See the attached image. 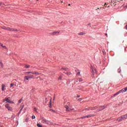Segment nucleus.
I'll return each instance as SVG.
<instances>
[{
  "label": "nucleus",
  "instance_id": "50",
  "mask_svg": "<svg viewBox=\"0 0 127 127\" xmlns=\"http://www.w3.org/2000/svg\"><path fill=\"white\" fill-rule=\"evenodd\" d=\"M68 5L70 6V5H71V4H68Z\"/></svg>",
  "mask_w": 127,
  "mask_h": 127
},
{
  "label": "nucleus",
  "instance_id": "31",
  "mask_svg": "<svg viewBox=\"0 0 127 127\" xmlns=\"http://www.w3.org/2000/svg\"><path fill=\"white\" fill-rule=\"evenodd\" d=\"M97 108H98V107H93V108L91 109V110H96V109H97Z\"/></svg>",
  "mask_w": 127,
  "mask_h": 127
},
{
  "label": "nucleus",
  "instance_id": "21",
  "mask_svg": "<svg viewBox=\"0 0 127 127\" xmlns=\"http://www.w3.org/2000/svg\"><path fill=\"white\" fill-rule=\"evenodd\" d=\"M62 69L64 70V71H67L68 70V68L62 67Z\"/></svg>",
  "mask_w": 127,
  "mask_h": 127
},
{
  "label": "nucleus",
  "instance_id": "25",
  "mask_svg": "<svg viewBox=\"0 0 127 127\" xmlns=\"http://www.w3.org/2000/svg\"><path fill=\"white\" fill-rule=\"evenodd\" d=\"M51 102H52V99H50V105L49 107H50V108H52V106H51Z\"/></svg>",
  "mask_w": 127,
  "mask_h": 127
},
{
  "label": "nucleus",
  "instance_id": "22",
  "mask_svg": "<svg viewBox=\"0 0 127 127\" xmlns=\"http://www.w3.org/2000/svg\"><path fill=\"white\" fill-rule=\"evenodd\" d=\"M15 86V84L14 83H11L10 84V88H12V87H13V86Z\"/></svg>",
  "mask_w": 127,
  "mask_h": 127
},
{
  "label": "nucleus",
  "instance_id": "41",
  "mask_svg": "<svg viewBox=\"0 0 127 127\" xmlns=\"http://www.w3.org/2000/svg\"><path fill=\"white\" fill-rule=\"evenodd\" d=\"M77 98H80V95H77Z\"/></svg>",
  "mask_w": 127,
  "mask_h": 127
},
{
  "label": "nucleus",
  "instance_id": "45",
  "mask_svg": "<svg viewBox=\"0 0 127 127\" xmlns=\"http://www.w3.org/2000/svg\"><path fill=\"white\" fill-rule=\"evenodd\" d=\"M100 10H99V11H98V10H97L98 13H100Z\"/></svg>",
  "mask_w": 127,
  "mask_h": 127
},
{
  "label": "nucleus",
  "instance_id": "7",
  "mask_svg": "<svg viewBox=\"0 0 127 127\" xmlns=\"http://www.w3.org/2000/svg\"><path fill=\"white\" fill-rule=\"evenodd\" d=\"M5 108L8 110V111H11L12 109L11 107L9 106V105L8 104H6L5 105Z\"/></svg>",
  "mask_w": 127,
  "mask_h": 127
},
{
  "label": "nucleus",
  "instance_id": "16",
  "mask_svg": "<svg viewBox=\"0 0 127 127\" xmlns=\"http://www.w3.org/2000/svg\"><path fill=\"white\" fill-rule=\"evenodd\" d=\"M23 107H24V105H23L20 106V108H21V109L20 110L19 114H20V112H21L22 111V109H23Z\"/></svg>",
  "mask_w": 127,
  "mask_h": 127
},
{
  "label": "nucleus",
  "instance_id": "51",
  "mask_svg": "<svg viewBox=\"0 0 127 127\" xmlns=\"http://www.w3.org/2000/svg\"><path fill=\"white\" fill-rule=\"evenodd\" d=\"M105 35H108V34H105Z\"/></svg>",
  "mask_w": 127,
  "mask_h": 127
},
{
  "label": "nucleus",
  "instance_id": "18",
  "mask_svg": "<svg viewBox=\"0 0 127 127\" xmlns=\"http://www.w3.org/2000/svg\"><path fill=\"white\" fill-rule=\"evenodd\" d=\"M5 87V85L4 84H3L2 85L1 90L2 91H4V87Z\"/></svg>",
  "mask_w": 127,
  "mask_h": 127
},
{
  "label": "nucleus",
  "instance_id": "35",
  "mask_svg": "<svg viewBox=\"0 0 127 127\" xmlns=\"http://www.w3.org/2000/svg\"><path fill=\"white\" fill-rule=\"evenodd\" d=\"M125 119H127V114L124 115Z\"/></svg>",
  "mask_w": 127,
  "mask_h": 127
},
{
  "label": "nucleus",
  "instance_id": "49",
  "mask_svg": "<svg viewBox=\"0 0 127 127\" xmlns=\"http://www.w3.org/2000/svg\"><path fill=\"white\" fill-rule=\"evenodd\" d=\"M69 104H70V103L68 102V103H67V105H69Z\"/></svg>",
  "mask_w": 127,
  "mask_h": 127
},
{
  "label": "nucleus",
  "instance_id": "15",
  "mask_svg": "<svg viewBox=\"0 0 127 127\" xmlns=\"http://www.w3.org/2000/svg\"><path fill=\"white\" fill-rule=\"evenodd\" d=\"M24 79L25 80V81L26 80L27 81H28V80H29V77L27 76H25L24 77Z\"/></svg>",
  "mask_w": 127,
  "mask_h": 127
},
{
  "label": "nucleus",
  "instance_id": "5",
  "mask_svg": "<svg viewBox=\"0 0 127 127\" xmlns=\"http://www.w3.org/2000/svg\"><path fill=\"white\" fill-rule=\"evenodd\" d=\"M64 107L66 109V111H67L68 112H70V111H74V108H73L72 109H69V106H68L67 105H65Z\"/></svg>",
  "mask_w": 127,
  "mask_h": 127
},
{
  "label": "nucleus",
  "instance_id": "46",
  "mask_svg": "<svg viewBox=\"0 0 127 127\" xmlns=\"http://www.w3.org/2000/svg\"><path fill=\"white\" fill-rule=\"evenodd\" d=\"M2 4V3L1 2H0V4Z\"/></svg>",
  "mask_w": 127,
  "mask_h": 127
},
{
  "label": "nucleus",
  "instance_id": "47",
  "mask_svg": "<svg viewBox=\"0 0 127 127\" xmlns=\"http://www.w3.org/2000/svg\"><path fill=\"white\" fill-rule=\"evenodd\" d=\"M107 7H108V8L110 7V5H108V6H107Z\"/></svg>",
  "mask_w": 127,
  "mask_h": 127
},
{
  "label": "nucleus",
  "instance_id": "26",
  "mask_svg": "<svg viewBox=\"0 0 127 127\" xmlns=\"http://www.w3.org/2000/svg\"><path fill=\"white\" fill-rule=\"evenodd\" d=\"M0 66L1 67V68H3V64H2V63L0 62Z\"/></svg>",
  "mask_w": 127,
  "mask_h": 127
},
{
  "label": "nucleus",
  "instance_id": "20",
  "mask_svg": "<svg viewBox=\"0 0 127 127\" xmlns=\"http://www.w3.org/2000/svg\"><path fill=\"white\" fill-rule=\"evenodd\" d=\"M25 73L26 74H33V71H26Z\"/></svg>",
  "mask_w": 127,
  "mask_h": 127
},
{
  "label": "nucleus",
  "instance_id": "27",
  "mask_svg": "<svg viewBox=\"0 0 127 127\" xmlns=\"http://www.w3.org/2000/svg\"><path fill=\"white\" fill-rule=\"evenodd\" d=\"M7 27L3 26V27H1V28H2V29H5V30H6Z\"/></svg>",
  "mask_w": 127,
  "mask_h": 127
},
{
  "label": "nucleus",
  "instance_id": "12",
  "mask_svg": "<svg viewBox=\"0 0 127 127\" xmlns=\"http://www.w3.org/2000/svg\"><path fill=\"white\" fill-rule=\"evenodd\" d=\"M60 32L59 31H54L51 34L52 35H55V34H59Z\"/></svg>",
  "mask_w": 127,
  "mask_h": 127
},
{
  "label": "nucleus",
  "instance_id": "8",
  "mask_svg": "<svg viewBox=\"0 0 127 127\" xmlns=\"http://www.w3.org/2000/svg\"><path fill=\"white\" fill-rule=\"evenodd\" d=\"M10 101V100L8 99L7 98H5V99L3 100V103H4V102H6V101H7V103H9Z\"/></svg>",
  "mask_w": 127,
  "mask_h": 127
},
{
  "label": "nucleus",
  "instance_id": "29",
  "mask_svg": "<svg viewBox=\"0 0 127 127\" xmlns=\"http://www.w3.org/2000/svg\"><path fill=\"white\" fill-rule=\"evenodd\" d=\"M92 71H93V73H97V70H96V69H93Z\"/></svg>",
  "mask_w": 127,
  "mask_h": 127
},
{
  "label": "nucleus",
  "instance_id": "52",
  "mask_svg": "<svg viewBox=\"0 0 127 127\" xmlns=\"http://www.w3.org/2000/svg\"><path fill=\"white\" fill-rule=\"evenodd\" d=\"M103 8H104V9H105L106 8H105V7H103Z\"/></svg>",
  "mask_w": 127,
  "mask_h": 127
},
{
  "label": "nucleus",
  "instance_id": "1",
  "mask_svg": "<svg viewBox=\"0 0 127 127\" xmlns=\"http://www.w3.org/2000/svg\"><path fill=\"white\" fill-rule=\"evenodd\" d=\"M127 91V87L123 88L122 89L119 90L117 93L114 94L113 95V97H115L118 95H119V94H121V93H125V92Z\"/></svg>",
  "mask_w": 127,
  "mask_h": 127
},
{
  "label": "nucleus",
  "instance_id": "34",
  "mask_svg": "<svg viewBox=\"0 0 127 127\" xmlns=\"http://www.w3.org/2000/svg\"><path fill=\"white\" fill-rule=\"evenodd\" d=\"M34 110L36 112V113H37V108H36L35 107V108H34Z\"/></svg>",
  "mask_w": 127,
  "mask_h": 127
},
{
  "label": "nucleus",
  "instance_id": "42",
  "mask_svg": "<svg viewBox=\"0 0 127 127\" xmlns=\"http://www.w3.org/2000/svg\"><path fill=\"white\" fill-rule=\"evenodd\" d=\"M125 28H126V29H127V25L125 26Z\"/></svg>",
  "mask_w": 127,
  "mask_h": 127
},
{
  "label": "nucleus",
  "instance_id": "38",
  "mask_svg": "<svg viewBox=\"0 0 127 127\" xmlns=\"http://www.w3.org/2000/svg\"><path fill=\"white\" fill-rule=\"evenodd\" d=\"M101 8H102V7H98L96 9V10H98V9H101Z\"/></svg>",
  "mask_w": 127,
  "mask_h": 127
},
{
  "label": "nucleus",
  "instance_id": "11",
  "mask_svg": "<svg viewBox=\"0 0 127 127\" xmlns=\"http://www.w3.org/2000/svg\"><path fill=\"white\" fill-rule=\"evenodd\" d=\"M27 76H28V78H29V79H33V78H34V75L32 74H29V75Z\"/></svg>",
  "mask_w": 127,
  "mask_h": 127
},
{
  "label": "nucleus",
  "instance_id": "32",
  "mask_svg": "<svg viewBox=\"0 0 127 127\" xmlns=\"http://www.w3.org/2000/svg\"><path fill=\"white\" fill-rule=\"evenodd\" d=\"M21 101H22V99H21L18 101L19 104H20V103H21Z\"/></svg>",
  "mask_w": 127,
  "mask_h": 127
},
{
  "label": "nucleus",
  "instance_id": "23",
  "mask_svg": "<svg viewBox=\"0 0 127 127\" xmlns=\"http://www.w3.org/2000/svg\"><path fill=\"white\" fill-rule=\"evenodd\" d=\"M30 65H25V68L28 69V68H30Z\"/></svg>",
  "mask_w": 127,
  "mask_h": 127
},
{
  "label": "nucleus",
  "instance_id": "48",
  "mask_svg": "<svg viewBox=\"0 0 127 127\" xmlns=\"http://www.w3.org/2000/svg\"><path fill=\"white\" fill-rule=\"evenodd\" d=\"M38 78H40V77H37V79H38Z\"/></svg>",
  "mask_w": 127,
  "mask_h": 127
},
{
  "label": "nucleus",
  "instance_id": "43",
  "mask_svg": "<svg viewBox=\"0 0 127 127\" xmlns=\"http://www.w3.org/2000/svg\"><path fill=\"white\" fill-rule=\"evenodd\" d=\"M107 4H107V3H105L104 4V6H105L106 5H107Z\"/></svg>",
  "mask_w": 127,
  "mask_h": 127
},
{
  "label": "nucleus",
  "instance_id": "17",
  "mask_svg": "<svg viewBox=\"0 0 127 127\" xmlns=\"http://www.w3.org/2000/svg\"><path fill=\"white\" fill-rule=\"evenodd\" d=\"M64 73L65 74H66L67 75V76H70V75H71V72H65L64 71Z\"/></svg>",
  "mask_w": 127,
  "mask_h": 127
},
{
  "label": "nucleus",
  "instance_id": "13",
  "mask_svg": "<svg viewBox=\"0 0 127 127\" xmlns=\"http://www.w3.org/2000/svg\"><path fill=\"white\" fill-rule=\"evenodd\" d=\"M83 81V79L81 78H79L76 80V82L77 83H78V82H82Z\"/></svg>",
  "mask_w": 127,
  "mask_h": 127
},
{
  "label": "nucleus",
  "instance_id": "30",
  "mask_svg": "<svg viewBox=\"0 0 127 127\" xmlns=\"http://www.w3.org/2000/svg\"><path fill=\"white\" fill-rule=\"evenodd\" d=\"M37 126L38 127H42V126L40 125V124H37Z\"/></svg>",
  "mask_w": 127,
  "mask_h": 127
},
{
  "label": "nucleus",
  "instance_id": "44",
  "mask_svg": "<svg viewBox=\"0 0 127 127\" xmlns=\"http://www.w3.org/2000/svg\"><path fill=\"white\" fill-rule=\"evenodd\" d=\"M87 25H88V26H90V25H91V23H88V24H87Z\"/></svg>",
  "mask_w": 127,
  "mask_h": 127
},
{
  "label": "nucleus",
  "instance_id": "6",
  "mask_svg": "<svg viewBox=\"0 0 127 127\" xmlns=\"http://www.w3.org/2000/svg\"><path fill=\"white\" fill-rule=\"evenodd\" d=\"M98 108H100V109H99L98 110V112H100V111H103V110H104V109H106V107L105 106H99Z\"/></svg>",
  "mask_w": 127,
  "mask_h": 127
},
{
  "label": "nucleus",
  "instance_id": "3",
  "mask_svg": "<svg viewBox=\"0 0 127 127\" xmlns=\"http://www.w3.org/2000/svg\"><path fill=\"white\" fill-rule=\"evenodd\" d=\"M42 123L45 125H49L50 124V122H49L48 120H46L45 119H43L42 120Z\"/></svg>",
  "mask_w": 127,
  "mask_h": 127
},
{
  "label": "nucleus",
  "instance_id": "2",
  "mask_svg": "<svg viewBox=\"0 0 127 127\" xmlns=\"http://www.w3.org/2000/svg\"><path fill=\"white\" fill-rule=\"evenodd\" d=\"M123 1V0H111V5H117V3L119 4L120 2Z\"/></svg>",
  "mask_w": 127,
  "mask_h": 127
},
{
  "label": "nucleus",
  "instance_id": "40",
  "mask_svg": "<svg viewBox=\"0 0 127 127\" xmlns=\"http://www.w3.org/2000/svg\"><path fill=\"white\" fill-rule=\"evenodd\" d=\"M9 103H10V104H13V101H10V102Z\"/></svg>",
  "mask_w": 127,
  "mask_h": 127
},
{
  "label": "nucleus",
  "instance_id": "28",
  "mask_svg": "<svg viewBox=\"0 0 127 127\" xmlns=\"http://www.w3.org/2000/svg\"><path fill=\"white\" fill-rule=\"evenodd\" d=\"M75 72H77V75H80V71L79 70H75Z\"/></svg>",
  "mask_w": 127,
  "mask_h": 127
},
{
  "label": "nucleus",
  "instance_id": "36",
  "mask_svg": "<svg viewBox=\"0 0 127 127\" xmlns=\"http://www.w3.org/2000/svg\"><path fill=\"white\" fill-rule=\"evenodd\" d=\"M62 76H59V80H62Z\"/></svg>",
  "mask_w": 127,
  "mask_h": 127
},
{
  "label": "nucleus",
  "instance_id": "24",
  "mask_svg": "<svg viewBox=\"0 0 127 127\" xmlns=\"http://www.w3.org/2000/svg\"><path fill=\"white\" fill-rule=\"evenodd\" d=\"M85 34V33L83 32H80L78 33V35H84Z\"/></svg>",
  "mask_w": 127,
  "mask_h": 127
},
{
  "label": "nucleus",
  "instance_id": "19",
  "mask_svg": "<svg viewBox=\"0 0 127 127\" xmlns=\"http://www.w3.org/2000/svg\"><path fill=\"white\" fill-rule=\"evenodd\" d=\"M33 74H34L35 75H39V73L37 71H34V72L33 71Z\"/></svg>",
  "mask_w": 127,
  "mask_h": 127
},
{
  "label": "nucleus",
  "instance_id": "33",
  "mask_svg": "<svg viewBox=\"0 0 127 127\" xmlns=\"http://www.w3.org/2000/svg\"><path fill=\"white\" fill-rule=\"evenodd\" d=\"M32 119L33 120H34V119H35V116L33 115V116H32Z\"/></svg>",
  "mask_w": 127,
  "mask_h": 127
},
{
  "label": "nucleus",
  "instance_id": "9",
  "mask_svg": "<svg viewBox=\"0 0 127 127\" xmlns=\"http://www.w3.org/2000/svg\"><path fill=\"white\" fill-rule=\"evenodd\" d=\"M6 30H8L9 31H13V30H14V29H13L12 28L7 27Z\"/></svg>",
  "mask_w": 127,
  "mask_h": 127
},
{
  "label": "nucleus",
  "instance_id": "4",
  "mask_svg": "<svg viewBox=\"0 0 127 127\" xmlns=\"http://www.w3.org/2000/svg\"><path fill=\"white\" fill-rule=\"evenodd\" d=\"M126 119L124 116H122L121 117H120L117 119V121L118 122H122V121H124V120Z\"/></svg>",
  "mask_w": 127,
  "mask_h": 127
},
{
  "label": "nucleus",
  "instance_id": "37",
  "mask_svg": "<svg viewBox=\"0 0 127 127\" xmlns=\"http://www.w3.org/2000/svg\"><path fill=\"white\" fill-rule=\"evenodd\" d=\"M82 100H83V99L79 98V99H78V101H79L80 102V101H82Z\"/></svg>",
  "mask_w": 127,
  "mask_h": 127
},
{
  "label": "nucleus",
  "instance_id": "10",
  "mask_svg": "<svg viewBox=\"0 0 127 127\" xmlns=\"http://www.w3.org/2000/svg\"><path fill=\"white\" fill-rule=\"evenodd\" d=\"M91 117H92V115H88V116L82 117L80 118V119H86V118H91Z\"/></svg>",
  "mask_w": 127,
  "mask_h": 127
},
{
  "label": "nucleus",
  "instance_id": "39",
  "mask_svg": "<svg viewBox=\"0 0 127 127\" xmlns=\"http://www.w3.org/2000/svg\"><path fill=\"white\" fill-rule=\"evenodd\" d=\"M13 31H18L17 30V29H14V30Z\"/></svg>",
  "mask_w": 127,
  "mask_h": 127
},
{
  "label": "nucleus",
  "instance_id": "14",
  "mask_svg": "<svg viewBox=\"0 0 127 127\" xmlns=\"http://www.w3.org/2000/svg\"><path fill=\"white\" fill-rule=\"evenodd\" d=\"M0 46H1V47H2V48H4V49H6V47L5 46H3V44L0 43Z\"/></svg>",
  "mask_w": 127,
  "mask_h": 127
}]
</instances>
